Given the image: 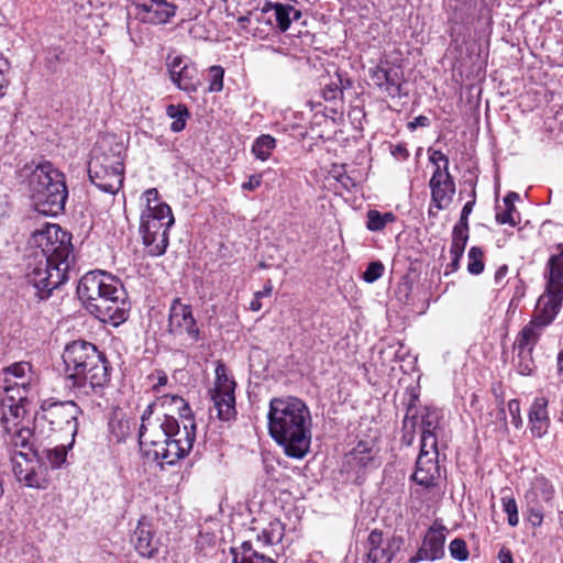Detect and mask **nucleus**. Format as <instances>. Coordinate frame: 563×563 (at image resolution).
<instances>
[{
    "label": "nucleus",
    "mask_w": 563,
    "mask_h": 563,
    "mask_svg": "<svg viewBox=\"0 0 563 563\" xmlns=\"http://www.w3.org/2000/svg\"><path fill=\"white\" fill-rule=\"evenodd\" d=\"M391 154L397 159L405 161L409 157V152L405 144H397L391 146Z\"/></svg>",
    "instance_id": "obj_56"
},
{
    "label": "nucleus",
    "mask_w": 563,
    "mask_h": 563,
    "mask_svg": "<svg viewBox=\"0 0 563 563\" xmlns=\"http://www.w3.org/2000/svg\"><path fill=\"white\" fill-rule=\"evenodd\" d=\"M417 401V396L412 395L411 398H410V401L408 404V408H407V412H406V416H405V419H404V424L405 427L408 426L409 422H411V426L415 427L416 424V415L413 413L412 416H410L411 411H412V408L415 407V402Z\"/></svg>",
    "instance_id": "obj_55"
},
{
    "label": "nucleus",
    "mask_w": 563,
    "mask_h": 563,
    "mask_svg": "<svg viewBox=\"0 0 563 563\" xmlns=\"http://www.w3.org/2000/svg\"><path fill=\"white\" fill-rule=\"evenodd\" d=\"M77 295L85 308L103 323L118 327L129 317L126 291L121 280L110 273H86L78 282Z\"/></svg>",
    "instance_id": "obj_4"
},
{
    "label": "nucleus",
    "mask_w": 563,
    "mask_h": 563,
    "mask_svg": "<svg viewBox=\"0 0 563 563\" xmlns=\"http://www.w3.org/2000/svg\"><path fill=\"white\" fill-rule=\"evenodd\" d=\"M233 563H276L273 559L252 549L250 542H243L240 548H232Z\"/></svg>",
    "instance_id": "obj_29"
},
{
    "label": "nucleus",
    "mask_w": 563,
    "mask_h": 563,
    "mask_svg": "<svg viewBox=\"0 0 563 563\" xmlns=\"http://www.w3.org/2000/svg\"><path fill=\"white\" fill-rule=\"evenodd\" d=\"M508 411L511 416L512 423L516 428H520L522 426V419L520 417V404L517 399H511L507 404Z\"/></svg>",
    "instance_id": "obj_51"
},
{
    "label": "nucleus",
    "mask_w": 563,
    "mask_h": 563,
    "mask_svg": "<svg viewBox=\"0 0 563 563\" xmlns=\"http://www.w3.org/2000/svg\"><path fill=\"white\" fill-rule=\"evenodd\" d=\"M503 510L508 516V523L511 527H516L519 523V515L517 503L514 497L504 496L501 498Z\"/></svg>",
    "instance_id": "obj_44"
},
{
    "label": "nucleus",
    "mask_w": 563,
    "mask_h": 563,
    "mask_svg": "<svg viewBox=\"0 0 563 563\" xmlns=\"http://www.w3.org/2000/svg\"><path fill=\"white\" fill-rule=\"evenodd\" d=\"M508 274V265L504 264L499 266L495 273L494 279L496 285H501L505 277Z\"/></svg>",
    "instance_id": "obj_59"
},
{
    "label": "nucleus",
    "mask_w": 563,
    "mask_h": 563,
    "mask_svg": "<svg viewBox=\"0 0 563 563\" xmlns=\"http://www.w3.org/2000/svg\"><path fill=\"white\" fill-rule=\"evenodd\" d=\"M544 330L545 328L541 327V324L531 319L519 331L514 343V350L520 352L523 350L533 351Z\"/></svg>",
    "instance_id": "obj_27"
},
{
    "label": "nucleus",
    "mask_w": 563,
    "mask_h": 563,
    "mask_svg": "<svg viewBox=\"0 0 563 563\" xmlns=\"http://www.w3.org/2000/svg\"><path fill=\"white\" fill-rule=\"evenodd\" d=\"M440 478L441 467L439 465V459L430 455L418 456L411 479L420 486L432 488L438 486Z\"/></svg>",
    "instance_id": "obj_20"
},
{
    "label": "nucleus",
    "mask_w": 563,
    "mask_h": 563,
    "mask_svg": "<svg viewBox=\"0 0 563 563\" xmlns=\"http://www.w3.org/2000/svg\"><path fill=\"white\" fill-rule=\"evenodd\" d=\"M261 183H262L261 175H251L249 177V180L242 184V189L249 190V191L255 190L256 188H258L261 186Z\"/></svg>",
    "instance_id": "obj_54"
},
{
    "label": "nucleus",
    "mask_w": 563,
    "mask_h": 563,
    "mask_svg": "<svg viewBox=\"0 0 563 563\" xmlns=\"http://www.w3.org/2000/svg\"><path fill=\"white\" fill-rule=\"evenodd\" d=\"M518 362L516 364L517 371L521 375H530L534 371V363L532 360V352L529 350L516 351Z\"/></svg>",
    "instance_id": "obj_41"
},
{
    "label": "nucleus",
    "mask_w": 563,
    "mask_h": 563,
    "mask_svg": "<svg viewBox=\"0 0 563 563\" xmlns=\"http://www.w3.org/2000/svg\"><path fill=\"white\" fill-rule=\"evenodd\" d=\"M146 206L141 212L139 232L147 256L158 257L169 245V230L175 223L172 208L159 200L156 188L145 190Z\"/></svg>",
    "instance_id": "obj_6"
},
{
    "label": "nucleus",
    "mask_w": 563,
    "mask_h": 563,
    "mask_svg": "<svg viewBox=\"0 0 563 563\" xmlns=\"http://www.w3.org/2000/svg\"><path fill=\"white\" fill-rule=\"evenodd\" d=\"M545 507L527 501L528 521L532 527H540L543 522Z\"/></svg>",
    "instance_id": "obj_46"
},
{
    "label": "nucleus",
    "mask_w": 563,
    "mask_h": 563,
    "mask_svg": "<svg viewBox=\"0 0 563 563\" xmlns=\"http://www.w3.org/2000/svg\"><path fill=\"white\" fill-rule=\"evenodd\" d=\"M272 292H273V285H272V282L268 280L262 290L260 291H256L254 294V298L252 299L251 303H250V309L252 311H260L262 309V302H261V299H263L264 297H271L272 296Z\"/></svg>",
    "instance_id": "obj_49"
},
{
    "label": "nucleus",
    "mask_w": 563,
    "mask_h": 563,
    "mask_svg": "<svg viewBox=\"0 0 563 563\" xmlns=\"http://www.w3.org/2000/svg\"><path fill=\"white\" fill-rule=\"evenodd\" d=\"M224 69L221 66H211L209 68V88L210 92H219L223 89Z\"/></svg>",
    "instance_id": "obj_43"
},
{
    "label": "nucleus",
    "mask_w": 563,
    "mask_h": 563,
    "mask_svg": "<svg viewBox=\"0 0 563 563\" xmlns=\"http://www.w3.org/2000/svg\"><path fill=\"white\" fill-rule=\"evenodd\" d=\"M385 266L383 265L382 262H371L367 265L365 272L363 273V279L368 284H373L383 276Z\"/></svg>",
    "instance_id": "obj_47"
},
{
    "label": "nucleus",
    "mask_w": 563,
    "mask_h": 563,
    "mask_svg": "<svg viewBox=\"0 0 563 563\" xmlns=\"http://www.w3.org/2000/svg\"><path fill=\"white\" fill-rule=\"evenodd\" d=\"M66 378L71 386L101 395L110 383V364L97 346L84 340L68 343L63 352Z\"/></svg>",
    "instance_id": "obj_5"
},
{
    "label": "nucleus",
    "mask_w": 563,
    "mask_h": 563,
    "mask_svg": "<svg viewBox=\"0 0 563 563\" xmlns=\"http://www.w3.org/2000/svg\"><path fill=\"white\" fill-rule=\"evenodd\" d=\"M544 277L545 290L563 296V244L558 243L552 247V253L547 262Z\"/></svg>",
    "instance_id": "obj_19"
},
{
    "label": "nucleus",
    "mask_w": 563,
    "mask_h": 563,
    "mask_svg": "<svg viewBox=\"0 0 563 563\" xmlns=\"http://www.w3.org/2000/svg\"><path fill=\"white\" fill-rule=\"evenodd\" d=\"M81 413L80 407L71 400L44 399L34 416V431L46 439L54 435L69 438L68 448H73L78 431V417Z\"/></svg>",
    "instance_id": "obj_7"
},
{
    "label": "nucleus",
    "mask_w": 563,
    "mask_h": 563,
    "mask_svg": "<svg viewBox=\"0 0 563 563\" xmlns=\"http://www.w3.org/2000/svg\"><path fill=\"white\" fill-rule=\"evenodd\" d=\"M236 384L229 377L225 364L219 362L216 367L214 387L209 390L217 417L222 421L235 418V390Z\"/></svg>",
    "instance_id": "obj_10"
},
{
    "label": "nucleus",
    "mask_w": 563,
    "mask_h": 563,
    "mask_svg": "<svg viewBox=\"0 0 563 563\" xmlns=\"http://www.w3.org/2000/svg\"><path fill=\"white\" fill-rule=\"evenodd\" d=\"M429 124L430 120L428 117L419 115L408 123V129L415 131L419 126H428Z\"/></svg>",
    "instance_id": "obj_58"
},
{
    "label": "nucleus",
    "mask_w": 563,
    "mask_h": 563,
    "mask_svg": "<svg viewBox=\"0 0 563 563\" xmlns=\"http://www.w3.org/2000/svg\"><path fill=\"white\" fill-rule=\"evenodd\" d=\"M276 147V140L269 134H262L255 139L252 145V153L261 161H267L272 151Z\"/></svg>",
    "instance_id": "obj_31"
},
{
    "label": "nucleus",
    "mask_w": 563,
    "mask_h": 563,
    "mask_svg": "<svg viewBox=\"0 0 563 563\" xmlns=\"http://www.w3.org/2000/svg\"><path fill=\"white\" fill-rule=\"evenodd\" d=\"M429 159L432 164L435 165V167L441 166L442 169L449 170V157L441 151H432Z\"/></svg>",
    "instance_id": "obj_53"
},
{
    "label": "nucleus",
    "mask_w": 563,
    "mask_h": 563,
    "mask_svg": "<svg viewBox=\"0 0 563 563\" xmlns=\"http://www.w3.org/2000/svg\"><path fill=\"white\" fill-rule=\"evenodd\" d=\"M132 543L139 554L144 558H153L158 551V543L154 540L151 526L144 518L139 520L132 536Z\"/></svg>",
    "instance_id": "obj_24"
},
{
    "label": "nucleus",
    "mask_w": 563,
    "mask_h": 563,
    "mask_svg": "<svg viewBox=\"0 0 563 563\" xmlns=\"http://www.w3.org/2000/svg\"><path fill=\"white\" fill-rule=\"evenodd\" d=\"M429 188L431 191V205H434L438 211L449 208L456 190L453 176L450 172L442 169L441 166H437L429 180Z\"/></svg>",
    "instance_id": "obj_14"
},
{
    "label": "nucleus",
    "mask_w": 563,
    "mask_h": 563,
    "mask_svg": "<svg viewBox=\"0 0 563 563\" xmlns=\"http://www.w3.org/2000/svg\"><path fill=\"white\" fill-rule=\"evenodd\" d=\"M31 198L37 212L44 216L60 213L67 200L68 191L64 175L49 162L40 164L30 179Z\"/></svg>",
    "instance_id": "obj_8"
},
{
    "label": "nucleus",
    "mask_w": 563,
    "mask_h": 563,
    "mask_svg": "<svg viewBox=\"0 0 563 563\" xmlns=\"http://www.w3.org/2000/svg\"><path fill=\"white\" fill-rule=\"evenodd\" d=\"M196 440V423L188 402L178 395H163L141 417L139 441L161 464L174 465L186 457Z\"/></svg>",
    "instance_id": "obj_1"
},
{
    "label": "nucleus",
    "mask_w": 563,
    "mask_h": 563,
    "mask_svg": "<svg viewBox=\"0 0 563 563\" xmlns=\"http://www.w3.org/2000/svg\"><path fill=\"white\" fill-rule=\"evenodd\" d=\"M440 412L435 408L426 407L421 412V433L438 434Z\"/></svg>",
    "instance_id": "obj_35"
},
{
    "label": "nucleus",
    "mask_w": 563,
    "mask_h": 563,
    "mask_svg": "<svg viewBox=\"0 0 563 563\" xmlns=\"http://www.w3.org/2000/svg\"><path fill=\"white\" fill-rule=\"evenodd\" d=\"M69 449L68 443H62L51 449H36L33 451V455L42 466L56 470L65 464Z\"/></svg>",
    "instance_id": "obj_26"
},
{
    "label": "nucleus",
    "mask_w": 563,
    "mask_h": 563,
    "mask_svg": "<svg viewBox=\"0 0 563 563\" xmlns=\"http://www.w3.org/2000/svg\"><path fill=\"white\" fill-rule=\"evenodd\" d=\"M124 156L123 146L120 143L108 146L107 142L103 141L101 145L93 148L88 165L96 170V174L98 172L103 173V167L112 168V170L115 167L117 172L124 173Z\"/></svg>",
    "instance_id": "obj_17"
},
{
    "label": "nucleus",
    "mask_w": 563,
    "mask_h": 563,
    "mask_svg": "<svg viewBox=\"0 0 563 563\" xmlns=\"http://www.w3.org/2000/svg\"><path fill=\"white\" fill-rule=\"evenodd\" d=\"M13 473L19 482L24 483L29 487H44L43 481L34 471H18V467L13 465Z\"/></svg>",
    "instance_id": "obj_42"
},
{
    "label": "nucleus",
    "mask_w": 563,
    "mask_h": 563,
    "mask_svg": "<svg viewBox=\"0 0 563 563\" xmlns=\"http://www.w3.org/2000/svg\"><path fill=\"white\" fill-rule=\"evenodd\" d=\"M375 457L373 448L366 442H358L357 445L349 454V464L357 468L368 467Z\"/></svg>",
    "instance_id": "obj_30"
},
{
    "label": "nucleus",
    "mask_w": 563,
    "mask_h": 563,
    "mask_svg": "<svg viewBox=\"0 0 563 563\" xmlns=\"http://www.w3.org/2000/svg\"><path fill=\"white\" fill-rule=\"evenodd\" d=\"M449 551L451 556L457 561H466L470 555L466 542L461 538H456L450 542Z\"/></svg>",
    "instance_id": "obj_45"
},
{
    "label": "nucleus",
    "mask_w": 563,
    "mask_h": 563,
    "mask_svg": "<svg viewBox=\"0 0 563 563\" xmlns=\"http://www.w3.org/2000/svg\"><path fill=\"white\" fill-rule=\"evenodd\" d=\"M0 424L2 428V437L8 446L13 449L14 451L18 448L29 449L32 453L35 450L33 445L30 443V440L35 431H32L27 427H21L18 422L9 426V417L7 415L2 416L0 419Z\"/></svg>",
    "instance_id": "obj_21"
},
{
    "label": "nucleus",
    "mask_w": 563,
    "mask_h": 563,
    "mask_svg": "<svg viewBox=\"0 0 563 563\" xmlns=\"http://www.w3.org/2000/svg\"><path fill=\"white\" fill-rule=\"evenodd\" d=\"M30 243L41 251L42 257L29 264L25 279L40 299H46L69 278L74 264L70 236L58 224L46 223L33 232Z\"/></svg>",
    "instance_id": "obj_2"
},
{
    "label": "nucleus",
    "mask_w": 563,
    "mask_h": 563,
    "mask_svg": "<svg viewBox=\"0 0 563 563\" xmlns=\"http://www.w3.org/2000/svg\"><path fill=\"white\" fill-rule=\"evenodd\" d=\"M9 401L8 411H3L2 416L7 415L9 417V426H12L14 422L19 423V420L26 415V407L30 400L27 395H20L18 401H14L13 397H10Z\"/></svg>",
    "instance_id": "obj_32"
},
{
    "label": "nucleus",
    "mask_w": 563,
    "mask_h": 563,
    "mask_svg": "<svg viewBox=\"0 0 563 563\" xmlns=\"http://www.w3.org/2000/svg\"><path fill=\"white\" fill-rule=\"evenodd\" d=\"M262 12L268 15V23L276 26L280 32H286L291 22L299 20L302 15L301 11L291 4L271 1L263 5Z\"/></svg>",
    "instance_id": "obj_18"
},
{
    "label": "nucleus",
    "mask_w": 563,
    "mask_h": 563,
    "mask_svg": "<svg viewBox=\"0 0 563 563\" xmlns=\"http://www.w3.org/2000/svg\"><path fill=\"white\" fill-rule=\"evenodd\" d=\"M475 205V192H473V199L467 201L461 212L460 221L455 225H461L463 228H468V216L473 211V207Z\"/></svg>",
    "instance_id": "obj_52"
},
{
    "label": "nucleus",
    "mask_w": 563,
    "mask_h": 563,
    "mask_svg": "<svg viewBox=\"0 0 563 563\" xmlns=\"http://www.w3.org/2000/svg\"><path fill=\"white\" fill-rule=\"evenodd\" d=\"M136 16L144 23L154 25L168 23L177 7L169 0H133Z\"/></svg>",
    "instance_id": "obj_15"
},
{
    "label": "nucleus",
    "mask_w": 563,
    "mask_h": 563,
    "mask_svg": "<svg viewBox=\"0 0 563 563\" xmlns=\"http://www.w3.org/2000/svg\"><path fill=\"white\" fill-rule=\"evenodd\" d=\"M563 296L545 290L539 298L532 320L541 327H549L561 310Z\"/></svg>",
    "instance_id": "obj_22"
},
{
    "label": "nucleus",
    "mask_w": 563,
    "mask_h": 563,
    "mask_svg": "<svg viewBox=\"0 0 563 563\" xmlns=\"http://www.w3.org/2000/svg\"><path fill=\"white\" fill-rule=\"evenodd\" d=\"M351 86V81L346 80V86L343 84V80L340 75H338V81H332L324 86L322 90V96L327 101H334L341 99L343 96V89Z\"/></svg>",
    "instance_id": "obj_39"
},
{
    "label": "nucleus",
    "mask_w": 563,
    "mask_h": 563,
    "mask_svg": "<svg viewBox=\"0 0 563 563\" xmlns=\"http://www.w3.org/2000/svg\"><path fill=\"white\" fill-rule=\"evenodd\" d=\"M468 241V228L454 225L452 231V243L450 253H464L465 246Z\"/></svg>",
    "instance_id": "obj_37"
},
{
    "label": "nucleus",
    "mask_w": 563,
    "mask_h": 563,
    "mask_svg": "<svg viewBox=\"0 0 563 563\" xmlns=\"http://www.w3.org/2000/svg\"><path fill=\"white\" fill-rule=\"evenodd\" d=\"M168 382L167 375L163 371H157V382L153 385V389L157 390L159 387L165 386Z\"/></svg>",
    "instance_id": "obj_61"
},
{
    "label": "nucleus",
    "mask_w": 563,
    "mask_h": 563,
    "mask_svg": "<svg viewBox=\"0 0 563 563\" xmlns=\"http://www.w3.org/2000/svg\"><path fill=\"white\" fill-rule=\"evenodd\" d=\"M284 537V526L279 520H273L269 522L268 528L262 531V534L258 536L260 539H263L265 543L273 544L282 541Z\"/></svg>",
    "instance_id": "obj_36"
},
{
    "label": "nucleus",
    "mask_w": 563,
    "mask_h": 563,
    "mask_svg": "<svg viewBox=\"0 0 563 563\" xmlns=\"http://www.w3.org/2000/svg\"><path fill=\"white\" fill-rule=\"evenodd\" d=\"M31 371V365L27 362L14 363L3 369L4 375H12L16 378H23L26 372Z\"/></svg>",
    "instance_id": "obj_50"
},
{
    "label": "nucleus",
    "mask_w": 563,
    "mask_h": 563,
    "mask_svg": "<svg viewBox=\"0 0 563 563\" xmlns=\"http://www.w3.org/2000/svg\"><path fill=\"white\" fill-rule=\"evenodd\" d=\"M448 529L443 525L433 523L426 532L417 553L411 556L408 563L420 561L434 562L444 556V545Z\"/></svg>",
    "instance_id": "obj_12"
},
{
    "label": "nucleus",
    "mask_w": 563,
    "mask_h": 563,
    "mask_svg": "<svg viewBox=\"0 0 563 563\" xmlns=\"http://www.w3.org/2000/svg\"><path fill=\"white\" fill-rule=\"evenodd\" d=\"M268 432L291 459L301 460L310 450L312 419L300 398L274 397L269 401Z\"/></svg>",
    "instance_id": "obj_3"
},
{
    "label": "nucleus",
    "mask_w": 563,
    "mask_h": 563,
    "mask_svg": "<svg viewBox=\"0 0 563 563\" xmlns=\"http://www.w3.org/2000/svg\"><path fill=\"white\" fill-rule=\"evenodd\" d=\"M519 200V195L517 192H509L504 198V203L506 209L501 212L496 213V221L499 224H510L511 227L517 225V221L514 218V213L516 212L515 201Z\"/></svg>",
    "instance_id": "obj_33"
},
{
    "label": "nucleus",
    "mask_w": 563,
    "mask_h": 563,
    "mask_svg": "<svg viewBox=\"0 0 563 563\" xmlns=\"http://www.w3.org/2000/svg\"><path fill=\"white\" fill-rule=\"evenodd\" d=\"M548 405L545 397H537L529 409V426L533 437L542 438L548 433L550 427Z\"/></svg>",
    "instance_id": "obj_23"
},
{
    "label": "nucleus",
    "mask_w": 563,
    "mask_h": 563,
    "mask_svg": "<svg viewBox=\"0 0 563 563\" xmlns=\"http://www.w3.org/2000/svg\"><path fill=\"white\" fill-rule=\"evenodd\" d=\"M386 224L382 218V212L378 210H369L367 212L366 228L372 232L383 231Z\"/></svg>",
    "instance_id": "obj_48"
},
{
    "label": "nucleus",
    "mask_w": 563,
    "mask_h": 563,
    "mask_svg": "<svg viewBox=\"0 0 563 563\" xmlns=\"http://www.w3.org/2000/svg\"><path fill=\"white\" fill-rule=\"evenodd\" d=\"M368 76L379 91L393 98L400 96L404 73L399 66L380 58L375 66L368 68Z\"/></svg>",
    "instance_id": "obj_11"
},
{
    "label": "nucleus",
    "mask_w": 563,
    "mask_h": 563,
    "mask_svg": "<svg viewBox=\"0 0 563 563\" xmlns=\"http://www.w3.org/2000/svg\"><path fill=\"white\" fill-rule=\"evenodd\" d=\"M336 180L342 185L343 188H345L346 190H351L352 188L355 187V181L353 178H351L349 175H346L345 173H338V175L335 176Z\"/></svg>",
    "instance_id": "obj_57"
},
{
    "label": "nucleus",
    "mask_w": 563,
    "mask_h": 563,
    "mask_svg": "<svg viewBox=\"0 0 563 563\" xmlns=\"http://www.w3.org/2000/svg\"><path fill=\"white\" fill-rule=\"evenodd\" d=\"M168 117L174 119L170 124V130L175 133L181 132L186 126V121L189 118V111L183 104H169L166 109Z\"/></svg>",
    "instance_id": "obj_34"
},
{
    "label": "nucleus",
    "mask_w": 563,
    "mask_h": 563,
    "mask_svg": "<svg viewBox=\"0 0 563 563\" xmlns=\"http://www.w3.org/2000/svg\"><path fill=\"white\" fill-rule=\"evenodd\" d=\"M368 553L366 563H390L404 545L400 536L384 539L383 532L373 530L368 536Z\"/></svg>",
    "instance_id": "obj_13"
},
{
    "label": "nucleus",
    "mask_w": 563,
    "mask_h": 563,
    "mask_svg": "<svg viewBox=\"0 0 563 563\" xmlns=\"http://www.w3.org/2000/svg\"><path fill=\"white\" fill-rule=\"evenodd\" d=\"M382 218L385 222V224L387 225L388 223H391L396 220V217L394 213L391 212H385V213H382Z\"/></svg>",
    "instance_id": "obj_64"
},
{
    "label": "nucleus",
    "mask_w": 563,
    "mask_h": 563,
    "mask_svg": "<svg viewBox=\"0 0 563 563\" xmlns=\"http://www.w3.org/2000/svg\"><path fill=\"white\" fill-rule=\"evenodd\" d=\"M499 563H514L511 552L507 549H501L498 553Z\"/></svg>",
    "instance_id": "obj_60"
},
{
    "label": "nucleus",
    "mask_w": 563,
    "mask_h": 563,
    "mask_svg": "<svg viewBox=\"0 0 563 563\" xmlns=\"http://www.w3.org/2000/svg\"><path fill=\"white\" fill-rule=\"evenodd\" d=\"M167 331L175 339L181 340L184 346L194 345L201 340L191 306L183 303L178 297L173 299L169 308Z\"/></svg>",
    "instance_id": "obj_9"
},
{
    "label": "nucleus",
    "mask_w": 563,
    "mask_h": 563,
    "mask_svg": "<svg viewBox=\"0 0 563 563\" xmlns=\"http://www.w3.org/2000/svg\"><path fill=\"white\" fill-rule=\"evenodd\" d=\"M103 173H97L88 165V174L91 183L104 192L115 194L123 184V173L114 168H102Z\"/></svg>",
    "instance_id": "obj_25"
},
{
    "label": "nucleus",
    "mask_w": 563,
    "mask_h": 563,
    "mask_svg": "<svg viewBox=\"0 0 563 563\" xmlns=\"http://www.w3.org/2000/svg\"><path fill=\"white\" fill-rule=\"evenodd\" d=\"M21 456L23 459H26L27 457V453L26 452H13L12 456H11V463H12V466L15 465L18 467V471H24L21 466V464L16 461V456Z\"/></svg>",
    "instance_id": "obj_63"
},
{
    "label": "nucleus",
    "mask_w": 563,
    "mask_h": 563,
    "mask_svg": "<svg viewBox=\"0 0 563 563\" xmlns=\"http://www.w3.org/2000/svg\"><path fill=\"white\" fill-rule=\"evenodd\" d=\"M554 495L553 486L545 478H537L526 494V501L537 505H550Z\"/></svg>",
    "instance_id": "obj_28"
},
{
    "label": "nucleus",
    "mask_w": 563,
    "mask_h": 563,
    "mask_svg": "<svg viewBox=\"0 0 563 563\" xmlns=\"http://www.w3.org/2000/svg\"><path fill=\"white\" fill-rule=\"evenodd\" d=\"M450 254H451V263L449 266L451 267L452 272H455L459 268L460 261L463 257L464 253L460 252V253H450Z\"/></svg>",
    "instance_id": "obj_62"
},
{
    "label": "nucleus",
    "mask_w": 563,
    "mask_h": 563,
    "mask_svg": "<svg viewBox=\"0 0 563 563\" xmlns=\"http://www.w3.org/2000/svg\"><path fill=\"white\" fill-rule=\"evenodd\" d=\"M434 456L439 459L438 451V434L433 433H421L420 439V452L418 456Z\"/></svg>",
    "instance_id": "obj_38"
},
{
    "label": "nucleus",
    "mask_w": 563,
    "mask_h": 563,
    "mask_svg": "<svg viewBox=\"0 0 563 563\" xmlns=\"http://www.w3.org/2000/svg\"><path fill=\"white\" fill-rule=\"evenodd\" d=\"M467 271L472 275H479L484 271V253L481 247L472 246L468 251Z\"/></svg>",
    "instance_id": "obj_40"
},
{
    "label": "nucleus",
    "mask_w": 563,
    "mask_h": 563,
    "mask_svg": "<svg viewBox=\"0 0 563 563\" xmlns=\"http://www.w3.org/2000/svg\"><path fill=\"white\" fill-rule=\"evenodd\" d=\"M167 67L172 81L179 89L187 92L197 91L199 78L195 64L183 56H168Z\"/></svg>",
    "instance_id": "obj_16"
}]
</instances>
